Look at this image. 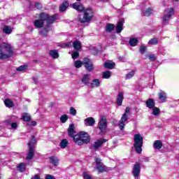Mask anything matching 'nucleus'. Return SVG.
I'll list each match as a JSON object with an SVG mask.
<instances>
[{"label":"nucleus","instance_id":"nucleus-11","mask_svg":"<svg viewBox=\"0 0 179 179\" xmlns=\"http://www.w3.org/2000/svg\"><path fill=\"white\" fill-rule=\"evenodd\" d=\"M83 65L87 71H89V72H92V71L94 69L93 67V63L92 62V60L89 59V58H84Z\"/></svg>","mask_w":179,"mask_h":179},{"label":"nucleus","instance_id":"nucleus-18","mask_svg":"<svg viewBox=\"0 0 179 179\" xmlns=\"http://www.w3.org/2000/svg\"><path fill=\"white\" fill-rule=\"evenodd\" d=\"M106 142V139L101 138L97 140L94 144H93V148L94 149H99L101 146H103V143H105Z\"/></svg>","mask_w":179,"mask_h":179},{"label":"nucleus","instance_id":"nucleus-46","mask_svg":"<svg viewBox=\"0 0 179 179\" xmlns=\"http://www.w3.org/2000/svg\"><path fill=\"white\" fill-rule=\"evenodd\" d=\"M148 47H146V45H142L141 47H140V52L141 54H145L146 50H147Z\"/></svg>","mask_w":179,"mask_h":179},{"label":"nucleus","instance_id":"nucleus-57","mask_svg":"<svg viewBox=\"0 0 179 179\" xmlns=\"http://www.w3.org/2000/svg\"><path fill=\"white\" fill-rule=\"evenodd\" d=\"M77 1H81V0H77Z\"/></svg>","mask_w":179,"mask_h":179},{"label":"nucleus","instance_id":"nucleus-41","mask_svg":"<svg viewBox=\"0 0 179 179\" xmlns=\"http://www.w3.org/2000/svg\"><path fill=\"white\" fill-rule=\"evenodd\" d=\"M18 170H20L21 172L24 171L26 170V164L21 163L17 166Z\"/></svg>","mask_w":179,"mask_h":179},{"label":"nucleus","instance_id":"nucleus-16","mask_svg":"<svg viewBox=\"0 0 179 179\" xmlns=\"http://www.w3.org/2000/svg\"><path fill=\"white\" fill-rule=\"evenodd\" d=\"M68 8H69V2L64 1L60 4L59 10V12H66V10H68Z\"/></svg>","mask_w":179,"mask_h":179},{"label":"nucleus","instance_id":"nucleus-21","mask_svg":"<svg viewBox=\"0 0 179 179\" xmlns=\"http://www.w3.org/2000/svg\"><path fill=\"white\" fill-rule=\"evenodd\" d=\"M68 134L71 138H75V126L73 124H70L68 129Z\"/></svg>","mask_w":179,"mask_h":179},{"label":"nucleus","instance_id":"nucleus-1","mask_svg":"<svg viewBox=\"0 0 179 179\" xmlns=\"http://www.w3.org/2000/svg\"><path fill=\"white\" fill-rule=\"evenodd\" d=\"M58 15H50L45 13H41L39 18L34 22L36 29H41L39 31L41 36H47V33L51 30V24L55 22Z\"/></svg>","mask_w":179,"mask_h":179},{"label":"nucleus","instance_id":"nucleus-38","mask_svg":"<svg viewBox=\"0 0 179 179\" xmlns=\"http://www.w3.org/2000/svg\"><path fill=\"white\" fill-rule=\"evenodd\" d=\"M152 114L153 115H155V117H157V115L160 114V108L154 106L152 108Z\"/></svg>","mask_w":179,"mask_h":179},{"label":"nucleus","instance_id":"nucleus-14","mask_svg":"<svg viewBox=\"0 0 179 179\" xmlns=\"http://www.w3.org/2000/svg\"><path fill=\"white\" fill-rule=\"evenodd\" d=\"M84 124L86 127H93L96 124V120H94V118L90 117L85 119Z\"/></svg>","mask_w":179,"mask_h":179},{"label":"nucleus","instance_id":"nucleus-40","mask_svg":"<svg viewBox=\"0 0 179 179\" xmlns=\"http://www.w3.org/2000/svg\"><path fill=\"white\" fill-rule=\"evenodd\" d=\"M68 118L69 117L67 116V115H62L60 117V122H62V124H65V122L68 121Z\"/></svg>","mask_w":179,"mask_h":179},{"label":"nucleus","instance_id":"nucleus-56","mask_svg":"<svg viewBox=\"0 0 179 179\" xmlns=\"http://www.w3.org/2000/svg\"><path fill=\"white\" fill-rule=\"evenodd\" d=\"M176 1H178V0H175Z\"/></svg>","mask_w":179,"mask_h":179},{"label":"nucleus","instance_id":"nucleus-25","mask_svg":"<svg viewBox=\"0 0 179 179\" xmlns=\"http://www.w3.org/2000/svg\"><path fill=\"white\" fill-rule=\"evenodd\" d=\"M12 31H13V28L10 26L6 25L3 27V33L5 34H11Z\"/></svg>","mask_w":179,"mask_h":179},{"label":"nucleus","instance_id":"nucleus-47","mask_svg":"<svg viewBox=\"0 0 179 179\" xmlns=\"http://www.w3.org/2000/svg\"><path fill=\"white\" fill-rule=\"evenodd\" d=\"M148 59L152 62L156 61V59H157V57H156L155 55H148Z\"/></svg>","mask_w":179,"mask_h":179},{"label":"nucleus","instance_id":"nucleus-26","mask_svg":"<svg viewBox=\"0 0 179 179\" xmlns=\"http://www.w3.org/2000/svg\"><path fill=\"white\" fill-rule=\"evenodd\" d=\"M123 100H124V93L120 92L117 98V104L118 106H122Z\"/></svg>","mask_w":179,"mask_h":179},{"label":"nucleus","instance_id":"nucleus-32","mask_svg":"<svg viewBox=\"0 0 179 179\" xmlns=\"http://www.w3.org/2000/svg\"><path fill=\"white\" fill-rule=\"evenodd\" d=\"M115 28V25H114L113 24H107L106 31H107L108 33H111V31H113Z\"/></svg>","mask_w":179,"mask_h":179},{"label":"nucleus","instance_id":"nucleus-28","mask_svg":"<svg viewBox=\"0 0 179 179\" xmlns=\"http://www.w3.org/2000/svg\"><path fill=\"white\" fill-rule=\"evenodd\" d=\"M34 156V148H29V152L27 155V160H31Z\"/></svg>","mask_w":179,"mask_h":179},{"label":"nucleus","instance_id":"nucleus-30","mask_svg":"<svg viewBox=\"0 0 179 179\" xmlns=\"http://www.w3.org/2000/svg\"><path fill=\"white\" fill-rule=\"evenodd\" d=\"M103 66H105L108 69H114V66H115V63L113 62H106L103 64Z\"/></svg>","mask_w":179,"mask_h":179},{"label":"nucleus","instance_id":"nucleus-3","mask_svg":"<svg viewBox=\"0 0 179 179\" xmlns=\"http://www.w3.org/2000/svg\"><path fill=\"white\" fill-rule=\"evenodd\" d=\"M94 16V12L90 8H85L80 15H78V20L80 23H87L93 19Z\"/></svg>","mask_w":179,"mask_h":179},{"label":"nucleus","instance_id":"nucleus-55","mask_svg":"<svg viewBox=\"0 0 179 179\" xmlns=\"http://www.w3.org/2000/svg\"><path fill=\"white\" fill-rule=\"evenodd\" d=\"M144 162H149V158L145 157L144 158Z\"/></svg>","mask_w":179,"mask_h":179},{"label":"nucleus","instance_id":"nucleus-50","mask_svg":"<svg viewBox=\"0 0 179 179\" xmlns=\"http://www.w3.org/2000/svg\"><path fill=\"white\" fill-rule=\"evenodd\" d=\"M11 128H13V129H16L17 128V123H12L11 124Z\"/></svg>","mask_w":179,"mask_h":179},{"label":"nucleus","instance_id":"nucleus-2","mask_svg":"<svg viewBox=\"0 0 179 179\" xmlns=\"http://www.w3.org/2000/svg\"><path fill=\"white\" fill-rule=\"evenodd\" d=\"M13 55V48L10 44L3 43L0 44V59H8Z\"/></svg>","mask_w":179,"mask_h":179},{"label":"nucleus","instance_id":"nucleus-36","mask_svg":"<svg viewBox=\"0 0 179 179\" xmlns=\"http://www.w3.org/2000/svg\"><path fill=\"white\" fill-rule=\"evenodd\" d=\"M69 142L68 140L66 139H63L62 140V141L60 142V148L62 149H65V148H66L68 146Z\"/></svg>","mask_w":179,"mask_h":179},{"label":"nucleus","instance_id":"nucleus-10","mask_svg":"<svg viewBox=\"0 0 179 179\" xmlns=\"http://www.w3.org/2000/svg\"><path fill=\"white\" fill-rule=\"evenodd\" d=\"M71 45H73L74 50H76V51H79L80 48H82V43L79 41H76L73 43L72 42H68L67 43L63 45V48H67V47H71Z\"/></svg>","mask_w":179,"mask_h":179},{"label":"nucleus","instance_id":"nucleus-6","mask_svg":"<svg viewBox=\"0 0 179 179\" xmlns=\"http://www.w3.org/2000/svg\"><path fill=\"white\" fill-rule=\"evenodd\" d=\"M174 15V8H167L164 11V15L162 17V26H167L169 23H170V19H171V16Z\"/></svg>","mask_w":179,"mask_h":179},{"label":"nucleus","instance_id":"nucleus-24","mask_svg":"<svg viewBox=\"0 0 179 179\" xmlns=\"http://www.w3.org/2000/svg\"><path fill=\"white\" fill-rule=\"evenodd\" d=\"M146 107L148 108H153L155 106V100L150 98L145 101Z\"/></svg>","mask_w":179,"mask_h":179},{"label":"nucleus","instance_id":"nucleus-34","mask_svg":"<svg viewBox=\"0 0 179 179\" xmlns=\"http://www.w3.org/2000/svg\"><path fill=\"white\" fill-rule=\"evenodd\" d=\"M135 73H136V70H131V71H129L127 75H126V79H132V78H134V76H135Z\"/></svg>","mask_w":179,"mask_h":179},{"label":"nucleus","instance_id":"nucleus-37","mask_svg":"<svg viewBox=\"0 0 179 179\" xmlns=\"http://www.w3.org/2000/svg\"><path fill=\"white\" fill-rule=\"evenodd\" d=\"M4 104L6 107H8V108H10V107H13V102L10 99H6L4 101Z\"/></svg>","mask_w":179,"mask_h":179},{"label":"nucleus","instance_id":"nucleus-5","mask_svg":"<svg viewBox=\"0 0 179 179\" xmlns=\"http://www.w3.org/2000/svg\"><path fill=\"white\" fill-rule=\"evenodd\" d=\"M134 149L136 153H142V146H143V137L141 134L134 135Z\"/></svg>","mask_w":179,"mask_h":179},{"label":"nucleus","instance_id":"nucleus-15","mask_svg":"<svg viewBox=\"0 0 179 179\" xmlns=\"http://www.w3.org/2000/svg\"><path fill=\"white\" fill-rule=\"evenodd\" d=\"M124 26V19H120L116 25V33L120 34L122 30H124V28L122 27Z\"/></svg>","mask_w":179,"mask_h":179},{"label":"nucleus","instance_id":"nucleus-43","mask_svg":"<svg viewBox=\"0 0 179 179\" xmlns=\"http://www.w3.org/2000/svg\"><path fill=\"white\" fill-rule=\"evenodd\" d=\"M83 65V61L78 60L74 62V66L76 68H80Z\"/></svg>","mask_w":179,"mask_h":179},{"label":"nucleus","instance_id":"nucleus-27","mask_svg":"<svg viewBox=\"0 0 179 179\" xmlns=\"http://www.w3.org/2000/svg\"><path fill=\"white\" fill-rule=\"evenodd\" d=\"M154 149H157L158 150L163 148V143L162 141L157 140L153 143Z\"/></svg>","mask_w":179,"mask_h":179},{"label":"nucleus","instance_id":"nucleus-17","mask_svg":"<svg viewBox=\"0 0 179 179\" xmlns=\"http://www.w3.org/2000/svg\"><path fill=\"white\" fill-rule=\"evenodd\" d=\"M72 8L76 10H78V12H83V10H85V7H83V5L79 2L73 3Z\"/></svg>","mask_w":179,"mask_h":179},{"label":"nucleus","instance_id":"nucleus-13","mask_svg":"<svg viewBox=\"0 0 179 179\" xmlns=\"http://www.w3.org/2000/svg\"><path fill=\"white\" fill-rule=\"evenodd\" d=\"M158 99L160 103H166V100H167V93L164 91H160L158 93Z\"/></svg>","mask_w":179,"mask_h":179},{"label":"nucleus","instance_id":"nucleus-12","mask_svg":"<svg viewBox=\"0 0 179 179\" xmlns=\"http://www.w3.org/2000/svg\"><path fill=\"white\" fill-rule=\"evenodd\" d=\"M132 174L135 178H138L139 177V174H141V164H139V162H136L134 164Z\"/></svg>","mask_w":179,"mask_h":179},{"label":"nucleus","instance_id":"nucleus-42","mask_svg":"<svg viewBox=\"0 0 179 179\" xmlns=\"http://www.w3.org/2000/svg\"><path fill=\"white\" fill-rule=\"evenodd\" d=\"M22 120H23V121H30V115H29V113H23Z\"/></svg>","mask_w":179,"mask_h":179},{"label":"nucleus","instance_id":"nucleus-31","mask_svg":"<svg viewBox=\"0 0 179 179\" xmlns=\"http://www.w3.org/2000/svg\"><path fill=\"white\" fill-rule=\"evenodd\" d=\"M36 137L32 136L29 143H28L29 148L30 149L31 148V149H34V145H36Z\"/></svg>","mask_w":179,"mask_h":179},{"label":"nucleus","instance_id":"nucleus-52","mask_svg":"<svg viewBox=\"0 0 179 179\" xmlns=\"http://www.w3.org/2000/svg\"><path fill=\"white\" fill-rule=\"evenodd\" d=\"M45 179H55V178L51 175H47Z\"/></svg>","mask_w":179,"mask_h":179},{"label":"nucleus","instance_id":"nucleus-35","mask_svg":"<svg viewBox=\"0 0 179 179\" xmlns=\"http://www.w3.org/2000/svg\"><path fill=\"white\" fill-rule=\"evenodd\" d=\"M152 13L153 10L152 9V8H148L143 12L144 16H150V15H152Z\"/></svg>","mask_w":179,"mask_h":179},{"label":"nucleus","instance_id":"nucleus-4","mask_svg":"<svg viewBox=\"0 0 179 179\" xmlns=\"http://www.w3.org/2000/svg\"><path fill=\"white\" fill-rule=\"evenodd\" d=\"M74 142L79 146L83 143H89L90 142V137L89 136V134L85 131L80 132L78 134L75 135Z\"/></svg>","mask_w":179,"mask_h":179},{"label":"nucleus","instance_id":"nucleus-51","mask_svg":"<svg viewBox=\"0 0 179 179\" xmlns=\"http://www.w3.org/2000/svg\"><path fill=\"white\" fill-rule=\"evenodd\" d=\"M29 125H31L32 127H36L37 125V122H36V121L29 122Z\"/></svg>","mask_w":179,"mask_h":179},{"label":"nucleus","instance_id":"nucleus-29","mask_svg":"<svg viewBox=\"0 0 179 179\" xmlns=\"http://www.w3.org/2000/svg\"><path fill=\"white\" fill-rule=\"evenodd\" d=\"M138 43H139V41H138L136 38H131L129 41V44H130L131 47H136V45H138Z\"/></svg>","mask_w":179,"mask_h":179},{"label":"nucleus","instance_id":"nucleus-48","mask_svg":"<svg viewBox=\"0 0 179 179\" xmlns=\"http://www.w3.org/2000/svg\"><path fill=\"white\" fill-rule=\"evenodd\" d=\"M76 109H75V108L73 107H71L70 108V114H71V115H76Z\"/></svg>","mask_w":179,"mask_h":179},{"label":"nucleus","instance_id":"nucleus-49","mask_svg":"<svg viewBox=\"0 0 179 179\" xmlns=\"http://www.w3.org/2000/svg\"><path fill=\"white\" fill-rule=\"evenodd\" d=\"M35 7L37 8V9H41L43 8V5L41 3H36Z\"/></svg>","mask_w":179,"mask_h":179},{"label":"nucleus","instance_id":"nucleus-54","mask_svg":"<svg viewBox=\"0 0 179 179\" xmlns=\"http://www.w3.org/2000/svg\"><path fill=\"white\" fill-rule=\"evenodd\" d=\"M31 179H40L39 175H35L34 177L31 178Z\"/></svg>","mask_w":179,"mask_h":179},{"label":"nucleus","instance_id":"nucleus-9","mask_svg":"<svg viewBox=\"0 0 179 179\" xmlns=\"http://www.w3.org/2000/svg\"><path fill=\"white\" fill-rule=\"evenodd\" d=\"M95 163L96 166H94V168L97 170L99 173L107 171V166L101 163V160L99 157H95Z\"/></svg>","mask_w":179,"mask_h":179},{"label":"nucleus","instance_id":"nucleus-44","mask_svg":"<svg viewBox=\"0 0 179 179\" xmlns=\"http://www.w3.org/2000/svg\"><path fill=\"white\" fill-rule=\"evenodd\" d=\"M27 69V66H26V65L20 66L16 69V70L20 72H23V71H26Z\"/></svg>","mask_w":179,"mask_h":179},{"label":"nucleus","instance_id":"nucleus-39","mask_svg":"<svg viewBox=\"0 0 179 179\" xmlns=\"http://www.w3.org/2000/svg\"><path fill=\"white\" fill-rule=\"evenodd\" d=\"M157 43H159V40L157 38H153L148 41V44L151 45H155Z\"/></svg>","mask_w":179,"mask_h":179},{"label":"nucleus","instance_id":"nucleus-8","mask_svg":"<svg viewBox=\"0 0 179 179\" xmlns=\"http://www.w3.org/2000/svg\"><path fill=\"white\" fill-rule=\"evenodd\" d=\"M108 124L107 117H106V116L101 117V119L98 122V129L101 131V134L106 133Z\"/></svg>","mask_w":179,"mask_h":179},{"label":"nucleus","instance_id":"nucleus-20","mask_svg":"<svg viewBox=\"0 0 179 179\" xmlns=\"http://www.w3.org/2000/svg\"><path fill=\"white\" fill-rule=\"evenodd\" d=\"M101 84V81L99 79H94L92 80L90 83V87L92 89H94L96 87H100Z\"/></svg>","mask_w":179,"mask_h":179},{"label":"nucleus","instance_id":"nucleus-23","mask_svg":"<svg viewBox=\"0 0 179 179\" xmlns=\"http://www.w3.org/2000/svg\"><path fill=\"white\" fill-rule=\"evenodd\" d=\"M49 55L54 59H57V58H59V54L58 53V50H50Z\"/></svg>","mask_w":179,"mask_h":179},{"label":"nucleus","instance_id":"nucleus-33","mask_svg":"<svg viewBox=\"0 0 179 179\" xmlns=\"http://www.w3.org/2000/svg\"><path fill=\"white\" fill-rule=\"evenodd\" d=\"M111 78V71H106L102 73L103 79H110Z\"/></svg>","mask_w":179,"mask_h":179},{"label":"nucleus","instance_id":"nucleus-53","mask_svg":"<svg viewBox=\"0 0 179 179\" xmlns=\"http://www.w3.org/2000/svg\"><path fill=\"white\" fill-rule=\"evenodd\" d=\"M33 83L35 85H37V83H38V78H33Z\"/></svg>","mask_w":179,"mask_h":179},{"label":"nucleus","instance_id":"nucleus-7","mask_svg":"<svg viewBox=\"0 0 179 179\" xmlns=\"http://www.w3.org/2000/svg\"><path fill=\"white\" fill-rule=\"evenodd\" d=\"M131 113V108L127 107L125 109V113L122 115L120 121L119 122V128L122 131L125 127V124H128V115Z\"/></svg>","mask_w":179,"mask_h":179},{"label":"nucleus","instance_id":"nucleus-19","mask_svg":"<svg viewBox=\"0 0 179 179\" xmlns=\"http://www.w3.org/2000/svg\"><path fill=\"white\" fill-rule=\"evenodd\" d=\"M81 82L83 85H89L90 83V74H84L83 78H81Z\"/></svg>","mask_w":179,"mask_h":179},{"label":"nucleus","instance_id":"nucleus-45","mask_svg":"<svg viewBox=\"0 0 179 179\" xmlns=\"http://www.w3.org/2000/svg\"><path fill=\"white\" fill-rule=\"evenodd\" d=\"M71 57L73 59H76V58L79 57V52H78V51H73L71 52Z\"/></svg>","mask_w":179,"mask_h":179},{"label":"nucleus","instance_id":"nucleus-22","mask_svg":"<svg viewBox=\"0 0 179 179\" xmlns=\"http://www.w3.org/2000/svg\"><path fill=\"white\" fill-rule=\"evenodd\" d=\"M49 162L52 164V166H58L59 159H58L57 157L52 156L49 157Z\"/></svg>","mask_w":179,"mask_h":179}]
</instances>
